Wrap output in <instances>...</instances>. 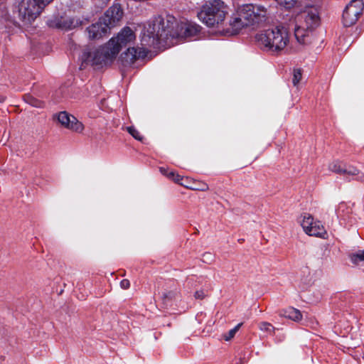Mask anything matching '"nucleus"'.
<instances>
[{
  "label": "nucleus",
  "mask_w": 364,
  "mask_h": 364,
  "mask_svg": "<svg viewBox=\"0 0 364 364\" xmlns=\"http://www.w3.org/2000/svg\"><path fill=\"white\" fill-rule=\"evenodd\" d=\"M200 26L193 23H178L173 16L155 17L144 27L141 38L142 45L156 48L161 43H166L170 38H188L197 36Z\"/></svg>",
  "instance_id": "nucleus-1"
},
{
  "label": "nucleus",
  "mask_w": 364,
  "mask_h": 364,
  "mask_svg": "<svg viewBox=\"0 0 364 364\" xmlns=\"http://www.w3.org/2000/svg\"><path fill=\"white\" fill-rule=\"evenodd\" d=\"M135 34L129 27H124L117 36L112 37L107 43L99 48H85L80 57V69L90 65L95 68L106 65L112 61L121 49L135 39Z\"/></svg>",
  "instance_id": "nucleus-2"
},
{
  "label": "nucleus",
  "mask_w": 364,
  "mask_h": 364,
  "mask_svg": "<svg viewBox=\"0 0 364 364\" xmlns=\"http://www.w3.org/2000/svg\"><path fill=\"white\" fill-rule=\"evenodd\" d=\"M267 14V11L263 6L244 4L238 8L237 16L230 20V25L235 33H238L244 27L266 21Z\"/></svg>",
  "instance_id": "nucleus-3"
},
{
  "label": "nucleus",
  "mask_w": 364,
  "mask_h": 364,
  "mask_svg": "<svg viewBox=\"0 0 364 364\" xmlns=\"http://www.w3.org/2000/svg\"><path fill=\"white\" fill-rule=\"evenodd\" d=\"M256 40L264 50L279 54L289 43V35L287 28L277 26L257 34Z\"/></svg>",
  "instance_id": "nucleus-4"
},
{
  "label": "nucleus",
  "mask_w": 364,
  "mask_h": 364,
  "mask_svg": "<svg viewBox=\"0 0 364 364\" xmlns=\"http://www.w3.org/2000/svg\"><path fill=\"white\" fill-rule=\"evenodd\" d=\"M320 23L318 9L309 7L301 12L296 18L294 28V36L299 43H308L309 34Z\"/></svg>",
  "instance_id": "nucleus-5"
},
{
  "label": "nucleus",
  "mask_w": 364,
  "mask_h": 364,
  "mask_svg": "<svg viewBox=\"0 0 364 364\" xmlns=\"http://www.w3.org/2000/svg\"><path fill=\"white\" fill-rule=\"evenodd\" d=\"M228 14V8L221 0H210L201 7L198 14V18L208 27L222 23Z\"/></svg>",
  "instance_id": "nucleus-6"
},
{
  "label": "nucleus",
  "mask_w": 364,
  "mask_h": 364,
  "mask_svg": "<svg viewBox=\"0 0 364 364\" xmlns=\"http://www.w3.org/2000/svg\"><path fill=\"white\" fill-rule=\"evenodd\" d=\"M53 0H22L14 12L23 25L31 24Z\"/></svg>",
  "instance_id": "nucleus-7"
},
{
  "label": "nucleus",
  "mask_w": 364,
  "mask_h": 364,
  "mask_svg": "<svg viewBox=\"0 0 364 364\" xmlns=\"http://www.w3.org/2000/svg\"><path fill=\"white\" fill-rule=\"evenodd\" d=\"M364 9L363 0H351L343 12V23L344 26L349 27L355 24Z\"/></svg>",
  "instance_id": "nucleus-8"
},
{
  "label": "nucleus",
  "mask_w": 364,
  "mask_h": 364,
  "mask_svg": "<svg viewBox=\"0 0 364 364\" xmlns=\"http://www.w3.org/2000/svg\"><path fill=\"white\" fill-rule=\"evenodd\" d=\"M330 171L339 174L355 176V179L364 183V173H360L355 167L343 164L341 161H334L329 164Z\"/></svg>",
  "instance_id": "nucleus-9"
},
{
  "label": "nucleus",
  "mask_w": 364,
  "mask_h": 364,
  "mask_svg": "<svg viewBox=\"0 0 364 364\" xmlns=\"http://www.w3.org/2000/svg\"><path fill=\"white\" fill-rule=\"evenodd\" d=\"M57 119L63 127L73 132L81 133L84 129L82 123L65 111L60 112L57 114Z\"/></svg>",
  "instance_id": "nucleus-10"
},
{
  "label": "nucleus",
  "mask_w": 364,
  "mask_h": 364,
  "mask_svg": "<svg viewBox=\"0 0 364 364\" xmlns=\"http://www.w3.org/2000/svg\"><path fill=\"white\" fill-rule=\"evenodd\" d=\"M144 33V30L143 31ZM142 33V36H143ZM142 37H141V38ZM141 44L142 42L141 41ZM143 48L139 49H136L134 47L129 48L127 50L123 53L121 55V61L124 66L131 65L133 64L136 60L139 58H144L146 56L148 53L149 46H145L141 45Z\"/></svg>",
  "instance_id": "nucleus-11"
},
{
  "label": "nucleus",
  "mask_w": 364,
  "mask_h": 364,
  "mask_svg": "<svg viewBox=\"0 0 364 364\" xmlns=\"http://www.w3.org/2000/svg\"><path fill=\"white\" fill-rule=\"evenodd\" d=\"M82 21L75 17L56 16L48 21V26L63 30H71L81 25Z\"/></svg>",
  "instance_id": "nucleus-12"
},
{
  "label": "nucleus",
  "mask_w": 364,
  "mask_h": 364,
  "mask_svg": "<svg viewBox=\"0 0 364 364\" xmlns=\"http://www.w3.org/2000/svg\"><path fill=\"white\" fill-rule=\"evenodd\" d=\"M123 14L120 4H116L109 8L101 18L110 28L114 26L122 18Z\"/></svg>",
  "instance_id": "nucleus-13"
},
{
  "label": "nucleus",
  "mask_w": 364,
  "mask_h": 364,
  "mask_svg": "<svg viewBox=\"0 0 364 364\" xmlns=\"http://www.w3.org/2000/svg\"><path fill=\"white\" fill-rule=\"evenodd\" d=\"M109 28H110L106 23L100 18L97 22L92 23L87 28L88 37L90 39L92 40L99 39L105 36Z\"/></svg>",
  "instance_id": "nucleus-14"
},
{
  "label": "nucleus",
  "mask_w": 364,
  "mask_h": 364,
  "mask_svg": "<svg viewBox=\"0 0 364 364\" xmlns=\"http://www.w3.org/2000/svg\"><path fill=\"white\" fill-rule=\"evenodd\" d=\"M279 315L296 322L301 321L302 318L301 311L293 307H288L281 310Z\"/></svg>",
  "instance_id": "nucleus-15"
},
{
  "label": "nucleus",
  "mask_w": 364,
  "mask_h": 364,
  "mask_svg": "<svg viewBox=\"0 0 364 364\" xmlns=\"http://www.w3.org/2000/svg\"><path fill=\"white\" fill-rule=\"evenodd\" d=\"M310 236L323 237L326 232L320 221H316L315 224L308 230L306 232Z\"/></svg>",
  "instance_id": "nucleus-16"
},
{
  "label": "nucleus",
  "mask_w": 364,
  "mask_h": 364,
  "mask_svg": "<svg viewBox=\"0 0 364 364\" xmlns=\"http://www.w3.org/2000/svg\"><path fill=\"white\" fill-rule=\"evenodd\" d=\"M301 218L302 220H300L301 225L306 233L308 230H309L316 221H314V218L309 213H304Z\"/></svg>",
  "instance_id": "nucleus-17"
},
{
  "label": "nucleus",
  "mask_w": 364,
  "mask_h": 364,
  "mask_svg": "<svg viewBox=\"0 0 364 364\" xmlns=\"http://www.w3.org/2000/svg\"><path fill=\"white\" fill-rule=\"evenodd\" d=\"M23 99L26 103L34 107L41 108L44 107V102L43 101L38 100L30 94L25 95Z\"/></svg>",
  "instance_id": "nucleus-18"
},
{
  "label": "nucleus",
  "mask_w": 364,
  "mask_h": 364,
  "mask_svg": "<svg viewBox=\"0 0 364 364\" xmlns=\"http://www.w3.org/2000/svg\"><path fill=\"white\" fill-rule=\"evenodd\" d=\"M350 261L354 264H359L364 262V250H358L350 255Z\"/></svg>",
  "instance_id": "nucleus-19"
},
{
  "label": "nucleus",
  "mask_w": 364,
  "mask_h": 364,
  "mask_svg": "<svg viewBox=\"0 0 364 364\" xmlns=\"http://www.w3.org/2000/svg\"><path fill=\"white\" fill-rule=\"evenodd\" d=\"M160 171L162 174L167 176L169 178L173 179L176 183H180V181L181 180V178L179 175L175 174V173L173 171L168 172V170H166L165 168L161 167Z\"/></svg>",
  "instance_id": "nucleus-20"
},
{
  "label": "nucleus",
  "mask_w": 364,
  "mask_h": 364,
  "mask_svg": "<svg viewBox=\"0 0 364 364\" xmlns=\"http://www.w3.org/2000/svg\"><path fill=\"white\" fill-rule=\"evenodd\" d=\"M259 328L261 331L269 333L274 332V331L275 329V328L270 323L265 322V321H263V322H261L259 323Z\"/></svg>",
  "instance_id": "nucleus-21"
},
{
  "label": "nucleus",
  "mask_w": 364,
  "mask_h": 364,
  "mask_svg": "<svg viewBox=\"0 0 364 364\" xmlns=\"http://www.w3.org/2000/svg\"><path fill=\"white\" fill-rule=\"evenodd\" d=\"M301 79V70L300 69L294 70L292 82L296 86Z\"/></svg>",
  "instance_id": "nucleus-22"
},
{
  "label": "nucleus",
  "mask_w": 364,
  "mask_h": 364,
  "mask_svg": "<svg viewBox=\"0 0 364 364\" xmlns=\"http://www.w3.org/2000/svg\"><path fill=\"white\" fill-rule=\"evenodd\" d=\"M176 295V291H169L167 292H164L162 294V299L165 304H167V302L171 300Z\"/></svg>",
  "instance_id": "nucleus-23"
},
{
  "label": "nucleus",
  "mask_w": 364,
  "mask_h": 364,
  "mask_svg": "<svg viewBox=\"0 0 364 364\" xmlns=\"http://www.w3.org/2000/svg\"><path fill=\"white\" fill-rule=\"evenodd\" d=\"M127 131L134 139L139 141L142 140L140 133L134 127H128Z\"/></svg>",
  "instance_id": "nucleus-24"
},
{
  "label": "nucleus",
  "mask_w": 364,
  "mask_h": 364,
  "mask_svg": "<svg viewBox=\"0 0 364 364\" xmlns=\"http://www.w3.org/2000/svg\"><path fill=\"white\" fill-rule=\"evenodd\" d=\"M120 287L124 289H127L130 287V282L128 279H122L120 282Z\"/></svg>",
  "instance_id": "nucleus-25"
},
{
  "label": "nucleus",
  "mask_w": 364,
  "mask_h": 364,
  "mask_svg": "<svg viewBox=\"0 0 364 364\" xmlns=\"http://www.w3.org/2000/svg\"><path fill=\"white\" fill-rule=\"evenodd\" d=\"M235 334L234 333L233 331L230 330V331H228V333H227V335H225V337H224V338H225V341H229V340H230L231 338H232L235 336Z\"/></svg>",
  "instance_id": "nucleus-26"
},
{
  "label": "nucleus",
  "mask_w": 364,
  "mask_h": 364,
  "mask_svg": "<svg viewBox=\"0 0 364 364\" xmlns=\"http://www.w3.org/2000/svg\"><path fill=\"white\" fill-rule=\"evenodd\" d=\"M205 293L203 291H197L195 293V297L196 299H202L205 297Z\"/></svg>",
  "instance_id": "nucleus-27"
},
{
  "label": "nucleus",
  "mask_w": 364,
  "mask_h": 364,
  "mask_svg": "<svg viewBox=\"0 0 364 364\" xmlns=\"http://www.w3.org/2000/svg\"><path fill=\"white\" fill-rule=\"evenodd\" d=\"M212 258V255L210 253H205L203 255V260L210 259Z\"/></svg>",
  "instance_id": "nucleus-28"
},
{
  "label": "nucleus",
  "mask_w": 364,
  "mask_h": 364,
  "mask_svg": "<svg viewBox=\"0 0 364 364\" xmlns=\"http://www.w3.org/2000/svg\"><path fill=\"white\" fill-rule=\"evenodd\" d=\"M241 326H242V323H239L235 328H233L231 330L233 331L234 333L235 334L236 332L239 330V328H240Z\"/></svg>",
  "instance_id": "nucleus-29"
},
{
  "label": "nucleus",
  "mask_w": 364,
  "mask_h": 364,
  "mask_svg": "<svg viewBox=\"0 0 364 364\" xmlns=\"http://www.w3.org/2000/svg\"><path fill=\"white\" fill-rule=\"evenodd\" d=\"M241 326H242V323H239L235 328H233L231 330L233 331L234 333L235 334L236 332L239 330V328H240Z\"/></svg>",
  "instance_id": "nucleus-30"
},
{
  "label": "nucleus",
  "mask_w": 364,
  "mask_h": 364,
  "mask_svg": "<svg viewBox=\"0 0 364 364\" xmlns=\"http://www.w3.org/2000/svg\"><path fill=\"white\" fill-rule=\"evenodd\" d=\"M241 326H242V323H239L235 328H233L231 330L233 331L234 333L235 334L236 332L239 330V328H240Z\"/></svg>",
  "instance_id": "nucleus-31"
},
{
  "label": "nucleus",
  "mask_w": 364,
  "mask_h": 364,
  "mask_svg": "<svg viewBox=\"0 0 364 364\" xmlns=\"http://www.w3.org/2000/svg\"><path fill=\"white\" fill-rule=\"evenodd\" d=\"M241 326H242V323H239L235 328H233L231 330L233 331L234 333L235 334L236 332L239 330V328H240Z\"/></svg>",
  "instance_id": "nucleus-32"
},
{
  "label": "nucleus",
  "mask_w": 364,
  "mask_h": 364,
  "mask_svg": "<svg viewBox=\"0 0 364 364\" xmlns=\"http://www.w3.org/2000/svg\"><path fill=\"white\" fill-rule=\"evenodd\" d=\"M101 1V6H105L110 0H100Z\"/></svg>",
  "instance_id": "nucleus-33"
},
{
  "label": "nucleus",
  "mask_w": 364,
  "mask_h": 364,
  "mask_svg": "<svg viewBox=\"0 0 364 364\" xmlns=\"http://www.w3.org/2000/svg\"><path fill=\"white\" fill-rule=\"evenodd\" d=\"M207 189H208V186H207V185H205V184H204V185H203V187L200 188V190H202V191H205V190H207Z\"/></svg>",
  "instance_id": "nucleus-34"
},
{
  "label": "nucleus",
  "mask_w": 364,
  "mask_h": 364,
  "mask_svg": "<svg viewBox=\"0 0 364 364\" xmlns=\"http://www.w3.org/2000/svg\"><path fill=\"white\" fill-rule=\"evenodd\" d=\"M241 364H245V363L242 362V363H241Z\"/></svg>",
  "instance_id": "nucleus-35"
}]
</instances>
